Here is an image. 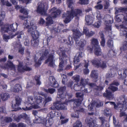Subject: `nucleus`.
I'll return each instance as SVG.
<instances>
[{"mask_svg": "<svg viewBox=\"0 0 127 127\" xmlns=\"http://www.w3.org/2000/svg\"><path fill=\"white\" fill-rule=\"evenodd\" d=\"M4 120L6 123H9L12 121V119L10 117H6L4 118Z\"/></svg>", "mask_w": 127, "mask_h": 127, "instance_id": "57", "label": "nucleus"}, {"mask_svg": "<svg viewBox=\"0 0 127 127\" xmlns=\"http://www.w3.org/2000/svg\"><path fill=\"white\" fill-rule=\"evenodd\" d=\"M73 32V37L76 44H78V46L81 48L82 49H83L84 47L86 44V41L84 40H81L79 42V38L82 35V33L76 30H72Z\"/></svg>", "mask_w": 127, "mask_h": 127, "instance_id": "5", "label": "nucleus"}, {"mask_svg": "<svg viewBox=\"0 0 127 127\" xmlns=\"http://www.w3.org/2000/svg\"><path fill=\"white\" fill-rule=\"evenodd\" d=\"M24 34L23 32L22 31H18L16 32L14 35H12L11 37V38H13L16 35H17V38L18 39L19 38H21V35L23 34Z\"/></svg>", "mask_w": 127, "mask_h": 127, "instance_id": "34", "label": "nucleus"}, {"mask_svg": "<svg viewBox=\"0 0 127 127\" xmlns=\"http://www.w3.org/2000/svg\"><path fill=\"white\" fill-rule=\"evenodd\" d=\"M92 19V18H91L90 15H88L86 16V20L88 24L90 25L92 23L91 20Z\"/></svg>", "mask_w": 127, "mask_h": 127, "instance_id": "40", "label": "nucleus"}, {"mask_svg": "<svg viewBox=\"0 0 127 127\" xmlns=\"http://www.w3.org/2000/svg\"><path fill=\"white\" fill-rule=\"evenodd\" d=\"M16 103L13 106V104L12 106V107L14 109V111H16L20 109V108L19 106L21 104L22 101L21 99L18 96H16L15 97Z\"/></svg>", "mask_w": 127, "mask_h": 127, "instance_id": "13", "label": "nucleus"}, {"mask_svg": "<svg viewBox=\"0 0 127 127\" xmlns=\"http://www.w3.org/2000/svg\"><path fill=\"white\" fill-rule=\"evenodd\" d=\"M122 35L125 37V40H127V31L124 30L123 31Z\"/></svg>", "mask_w": 127, "mask_h": 127, "instance_id": "64", "label": "nucleus"}, {"mask_svg": "<svg viewBox=\"0 0 127 127\" xmlns=\"http://www.w3.org/2000/svg\"><path fill=\"white\" fill-rule=\"evenodd\" d=\"M49 80L51 84H53L52 87L55 88H57L59 86V84L57 83V81L56 80L54 77L53 76H51L49 77Z\"/></svg>", "mask_w": 127, "mask_h": 127, "instance_id": "20", "label": "nucleus"}, {"mask_svg": "<svg viewBox=\"0 0 127 127\" xmlns=\"http://www.w3.org/2000/svg\"><path fill=\"white\" fill-rule=\"evenodd\" d=\"M53 119H48L46 121L45 126L46 127H50L53 124Z\"/></svg>", "mask_w": 127, "mask_h": 127, "instance_id": "39", "label": "nucleus"}, {"mask_svg": "<svg viewBox=\"0 0 127 127\" xmlns=\"http://www.w3.org/2000/svg\"><path fill=\"white\" fill-rule=\"evenodd\" d=\"M91 62L93 65L97 68L100 67L103 69L107 67V62L106 61H102L101 60L96 59L93 60Z\"/></svg>", "mask_w": 127, "mask_h": 127, "instance_id": "8", "label": "nucleus"}, {"mask_svg": "<svg viewBox=\"0 0 127 127\" xmlns=\"http://www.w3.org/2000/svg\"><path fill=\"white\" fill-rule=\"evenodd\" d=\"M123 47L124 50H127V40H125Z\"/></svg>", "mask_w": 127, "mask_h": 127, "instance_id": "62", "label": "nucleus"}, {"mask_svg": "<svg viewBox=\"0 0 127 127\" xmlns=\"http://www.w3.org/2000/svg\"><path fill=\"white\" fill-rule=\"evenodd\" d=\"M112 84H110L108 88V89L114 92L117 91L118 89V88L114 86Z\"/></svg>", "mask_w": 127, "mask_h": 127, "instance_id": "44", "label": "nucleus"}, {"mask_svg": "<svg viewBox=\"0 0 127 127\" xmlns=\"http://www.w3.org/2000/svg\"><path fill=\"white\" fill-rule=\"evenodd\" d=\"M111 84L112 85H115L116 86H118L120 85L119 83L116 80H115L113 81L112 83Z\"/></svg>", "mask_w": 127, "mask_h": 127, "instance_id": "63", "label": "nucleus"}, {"mask_svg": "<svg viewBox=\"0 0 127 127\" xmlns=\"http://www.w3.org/2000/svg\"><path fill=\"white\" fill-rule=\"evenodd\" d=\"M104 9H107L110 6L109 0H105L104 2Z\"/></svg>", "mask_w": 127, "mask_h": 127, "instance_id": "36", "label": "nucleus"}, {"mask_svg": "<svg viewBox=\"0 0 127 127\" xmlns=\"http://www.w3.org/2000/svg\"><path fill=\"white\" fill-rule=\"evenodd\" d=\"M84 94L81 92L77 93L76 94V97L78 98V99L83 100V96Z\"/></svg>", "mask_w": 127, "mask_h": 127, "instance_id": "42", "label": "nucleus"}, {"mask_svg": "<svg viewBox=\"0 0 127 127\" xmlns=\"http://www.w3.org/2000/svg\"><path fill=\"white\" fill-rule=\"evenodd\" d=\"M63 42L67 45H71L73 43L72 37L70 36H68V40L65 39H63Z\"/></svg>", "mask_w": 127, "mask_h": 127, "instance_id": "23", "label": "nucleus"}, {"mask_svg": "<svg viewBox=\"0 0 127 127\" xmlns=\"http://www.w3.org/2000/svg\"><path fill=\"white\" fill-rule=\"evenodd\" d=\"M103 96L109 100H111L114 98V95L108 89H106L105 92L103 94Z\"/></svg>", "mask_w": 127, "mask_h": 127, "instance_id": "15", "label": "nucleus"}, {"mask_svg": "<svg viewBox=\"0 0 127 127\" xmlns=\"http://www.w3.org/2000/svg\"><path fill=\"white\" fill-rule=\"evenodd\" d=\"M23 13L25 15L27 16L26 17L23 15H20L19 16V17L21 20H24L25 21L23 23V25L25 26V27L27 29L30 28L31 26L32 27V26H30V24L28 22L27 18L28 17V11L27 10H25Z\"/></svg>", "mask_w": 127, "mask_h": 127, "instance_id": "9", "label": "nucleus"}, {"mask_svg": "<svg viewBox=\"0 0 127 127\" xmlns=\"http://www.w3.org/2000/svg\"><path fill=\"white\" fill-rule=\"evenodd\" d=\"M3 39L5 41L7 42L8 41V39L10 38V37L9 36L5 34H4L3 36Z\"/></svg>", "mask_w": 127, "mask_h": 127, "instance_id": "58", "label": "nucleus"}, {"mask_svg": "<svg viewBox=\"0 0 127 127\" xmlns=\"http://www.w3.org/2000/svg\"><path fill=\"white\" fill-rule=\"evenodd\" d=\"M60 102L57 101L53 103V105L55 107V108L57 110H65L67 109L66 106L64 104H60Z\"/></svg>", "mask_w": 127, "mask_h": 127, "instance_id": "14", "label": "nucleus"}, {"mask_svg": "<svg viewBox=\"0 0 127 127\" xmlns=\"http://www.w3.org/2000/svg\"><path fill=\"white\" fill-rule=\"evenodd\" d=\"M82 53L81 52H79L78 57H75L73 61L74 64H76L78 62H79L80 61L79 58L82 57Z\"/></svg>", "mask_w": 127, "mask_h": 127, "instance_id": "31", "label": "nucleus"}, {"mask_svg": "<svg viewBox=\"0 0 127 127\" xmlns=\"http://www.w3.org/2000/svg\"><path fill=\"white\" fill-rule=\"evenodd\" d=\"M34 80L36 82V85H40L41 84L40 81V76L39 75H35L34 78Z\"/></svg>", "mask_w": 127, "mask_h": 127, "instance_id": "35", "label": "nucleus"}, {"mask_svg": "<svg viewBox=\"0 0 127 127\" xmlns=\"http://www.w3.org/2000/svg\"><path fill=\"white\" fill-rule=\"evenodd\" d=\"M22 88L21 85L20 84H16L12 91L15 93H18L19 91L22 90Z\"/></svg>", "mask_w": 127, "mask_h": 127, "instance_id": "24", "label": "nucleus"}, {"mask_svg": "<svg viewBox=\"0 0 127 127\" xmlns=\"http://www.w3.org/2000/svg\"><path fill=\"white\" fill-rule=\"evenodd\" d=\"M60 50L61 52L59 54L61 55L62 57L60 56L59 59L61 60V62L59 63V70L60 71H62L63 70V68L64 67L63 64L64 61L66 60V58L67 57V56L66 54V53H67L68 51H70L69 48H64V49L62 50L60 49Z\"/></svg>", "mask_w": 127, "mask_h": 127, "instance_id": "7", "label": "nucleus"}, {"mask_svg": "<svg viewBox=\"0 0 127 127\" xmlns=\"http://www.w3.org/2000/svg\"><path fill=\"white\" fill-rule=\"evenodd\" d=\"M97 18L98 20V21L94 24V26L95 27L98 28L101 25V17H97Z\"/></svg>", "mask_w": 127, "mask_h": 127, "instance_id": "33", "label": "nucleus"}, {"mask_svg": "<svg viewBox=\"0 0 127 127\" xmlns=\"http://www.w3.org/2000/svg\"><path fill=\"white\" fill-rule=\"evenodd\" d=\"M17 68L18 71L21 73L24 72L25 71H30L32 69L31 68L26 65H23V63L21 62L19 63Z\"/></svg>", "mask_w": 127, "mask_h": 127, "instance_id": "10", "label": "nucleus"}, {"mask_svg": "<svg viewBox=\"0 0 127 127\" xmlns=\"http://www.w3.org/2000/svg\"><path fill=\"white\" fill-rule=\"evenodd\" d=\"M49 13H51V16L49 15L46 18L47 22H46V26H48L53 24V21L51 16L53 18L57 17L61 13V11L59 9H57L55 7L49 10Z\"/></svg>", "mask_w": 127, "mask_h": 127, "instance_id": "4", "label": "nucleus"}, {"mask_svg": "<svg viewBox=\"0 0 127 127\" xmlns=\"http://www.w3.org/2000/svg\"><path fill=\"white\" fill-rule=\"evenodd\" d=\"M40 106L37 105H32L29 107L26 106L25 108L22 107L24 111L29 110L32 109H38L40 108Z\"/></svg>", "mask_w": 127, "mask_h": 127, "instance_id": "26", "label": "nucleus"}, {"mask_svg": "<svg viewBox=\"0 0 127 127\" xmlns=\"http://www.w3.org/2000/svg\"><path fill=\"white\" fill-rule=\"evenodd\" d=\"M60 119L61 120V125L64 124L68 122V119L65 118V117L61 116L60 117Z\"/></svg>", "mask_w": 127, "mask_h": 127, "instance_id": "32", "label": "nucleus"}, {"mask_svg": "<svg viewBox=\"0 0 127 127\" xmlns=\"http://www.w3.org/2000/svg\"><path fill=\"white\" fill-rule=\"evenodd\" d=\"M100 38L101 39V41L100 42L101 45L103 47H104L105 45V40L103 32H102L100 34Z\"/></svg>", "mask_w": 127, "mask_h": 127, "instance_id": "30", "label": "nucleus"}, {"mask_svg": "<svg viewBox=\"0 0 127 127\" xmlns=\"http://www.w3.org/2000/svg\"><path fill=\"white\" fill-rule=\"evenodd\" d=\"M80 76L79 75H75L72 77V78L75 81L78 82L80 80Z\"/></svg>", "mask_w": 127, "mask_h": 127, "instance_id": "50", "label": "nucleus"}, {"mask_svg": "<svg viewBox=\"0 0 127 127\" xmlns=\"http://www.w3.org/2000/svg\"><path fill=\"white\" fill-rule=\"evenodd\" d=\"M14 120L17 122H20V121L21 119L20 115H18V116H15L14 117Z\"/></svg>", "mask_w": 127, "mask_h": 127, "instance_id": "54", "label": "nucleus"}, {"mask_svg": "<svg viewBox=\"0 0 127 127\" xmlns=\"http://www.w3.org/2000/svg\"><path fill=\"white\" fill-rule=\"evenodd\" d=\"M84 111V110L83 108H81L75 111V112L77 113L78 114V115L77 116H75L74 117H76L77 118H78L79 117V114H78V112H83Z\"/></svg>", "mask_w": 127, "mask_h": 127, "instance_id": "59", "label": "nucleus"}, {"mask_svg": "<svg viewBox=\"0 0 127 127\" xmlns=\"http://www.w3.org/2000/svg\"><path fill=\"white\" fill-rule=\"evenodd\" d=\"M94 53L97 56H101L102 55L101 50L99 45L94 47Z\"/></svg>", "mask_w": 127, "mask_h": 127, "instance_id": "21", "label": "nucleus"}, {"mask_svg": "<svg viewBox=\"0 0 127 127\" xmlns=\"http://www.w3.org/2000/svg\"><path fill=\"white\" fill-rule=\"evenodd\" d=\"M113 22V21L110 20L108 21H106L105 22V24L106 25L105 29L108 31H111V24Z\"/></svg>", "mask_w": 127, "mask_h": 127, "instance_id": "25", "label": "nucleus"}, {"mask_svg": "<svg viewBox=\"0 0 127 127\" xmlns=\"http://www.w3.org/2000/svg\"><path fill=\"white\" fill-rule=\"evenodd\" d=\"M5 16L3 15L2 14H1L0 15V26H2L3 24V23L2 22V21L3 20Z\"/></svg>", "mask_w": 127, "mask_h": 127, "instance_id": "61", "label": "nucleus"}, {"mask_svg": "<svg viewBox=\"0 0 127 127\" xmlns=\"http://www.w3.org/2000/svg\"><path fill=\"white\" fill-rule=\"evenodd\" d=\"M104 87L100 86V84L98 86H97L95 88V89L96 91H100L103 89Z\"/></svg>", "mask_w": 127, "mask_h": 127, "instance_id": "55", "label": "nucleus"}, {"mask_svg": "<svg viewBox=\"0 0 127 127\" xmlns=\"http://www.w3.org/2000/svg\"><path fill=\"white\" fill-rule=\"evenodd\" d=\"M83 100L82 99H78L74 101V103L76 105V107H78L80 105Z\"/></svg>", "mask_w": 127, "mask_h": 127, "instance_id": "41", "label": "nucleus"}, {"mask_svg": "<svg viewBox=\"0 0 127 127\" xmlns=\"http://www.w3.org/2000/svg\"><path fill=\"white\" fill-rule=\"evenodd\" d=\"M28 32L30 33L32 38L31 40V44L34 47H37L39 44V40L38 39L39 36V33L36 30H34L32 26L28 29Z\"/></svg>", "mask_w": 127, "mask_h": 127, "instance_id": "3", "label": "nucleus"}, {"mask_svg": "<svg viewBox=\"0 0 127 127\" xmlns=\"http://www.w3.org/2000/svg\"><path fill=\"white\" fill-rule=\"evenodd\" d=\"M21 119H23L25 120H27L29 119V117L26 113H23L20 114Z\"/></svg>", "mask_w": 127, "mask_h": 127, "instance_id": "46", "label": "nucleus"}, {"mask_svg": "<svg viewBox=\"0 0 127 127\" xmlns=\"http://www.w3.org/2000/svg\"><path fill=\"white\" fill-rule=\"evenodd\" d=\"M79 3L81 5H87L89 3V0H79Z\"/></svg>", "mask_w": 127, "mask_h": 127, "instance_id": "48", "label": "nucleus"}, {"mask_svg": "<svg viewBox=\"0 0 127 127\" xmlns=\"http://www.w3.org/2000/svg\"><path fill=\"white\" fill-rule=\"evenodd\" d=\"M37 13L40 14L42 15L47 16L48 14L46 13V11L45 10V5L42 3H40L38 6L36 10Z\"/></svg>", "mask_w": 127, "mask_h": 127, "instance_id": "11", "label": "nucleus"}, {"mask_svg": "<svg viewBox=\"0 0 127 127\" xmlns=\"http://www.w3.org/2000/svg\"><path fill=\"white\" fill-rule=\"evenodd\" d=\"M44 59L42 57H40L39 59L37 61L36 59L34 60V62L35 63V67H37L40 66L41 64V61Z\"/></svg>", "mask_w": 127, "mask_h": 127, "instance_id": "37", "label": "nucleus"}, {"mask_svg": "<svg viewBox=\"0 0 127 127\" xmlns=\"http://www.w3.org/2000/svg\"><path fill=\"white\" fill-rule=\"evenodd\" d=\"M96 107L98 108L103 105V103L101 102H96L95 103Z\"/></svg>", "mask_w": 127, "mask_h": 127, "instance_id": "60", "label": "nucleus"}, {"mask_svg": "<svg viewBox=\"0 0 127 127\" xmlns=\"http://www.w3.org/2000/svg\"><path fill=\"white\" fill-rule=\"evenodd\" d=\"M99 119L100 120L101 122V125L103 127L104 126V124L106 121L104 117H101L99 118Z\"/></svg>", "mask_w": 127, "mask_h": 127, "instance_id": "56", "label": "nucleus"}, {"mask_svg": "<svg viewBox=\"0 0 127 127\" xmlns=\"http://www.w3.org/2000/svg\"><path fill=\"white\" fill-rule=\"evenodd\" d=\"M0 66L1 68L3 69H6L7 68H10L12 69H15V66L14 65L12 62L10 61H7V63L6 64V65H0Z\"/></svg>", "mask_w": 127, "mask_h": 127, "instance_id": "17", "label": "nucleus"}, {"mask_svg": "<svg viewBox=\"0 0 127 127\" xmlns=\"http://www.w3.org/2000/svg\"><path fill=\"white\" fill-rule=\"evenodd\" d=\"M55 91V89L54 88H49L48 89H44V91L45 92L49 93L51 94L54 93Z\"/></svg>", "mask_w": 127, "mask_h": 127, "instance_id": "43", "label": "nucleus"}, {"mask_svg": "<svg viewBox=\"0 0 127 127\" xmlns=\"http://www.w3.org/2000/svg\"><path fill=\"white\" fill-rule=\"evenodd\" d=\"M0 96L2 100L3 101L7 100L10 96L9 94L6 93H2L0 95Z\"/></svg>", "mask_w": 127, "mask_h": 127, "instance_id": "27", "label": "nucleus"}, {"mask_svg": "<svg viewBox=\"0 0 127 127\" xmlns=\"http://www.w3.org/2000/svg\"><path fill=\"white\" fill-rule=\"evenodd\" d=\"M1 30L2 32H8V31H10V28L8 26L7 27H1Z\"/></svg>", "mask_w": 127, "mask_h": 127, "instance_id": "47", "label": "nucleus"}, {"mask_svg": "<svg viewBox=\"0 0 127 127\" xmlns=\"http://www.w3.org/2000/svg\"><path fill=\"white\" fill-rule=\"evenodd\" d=\"M91 44L92 47H94L98 46V40L96 38H93L91 40Z\"/></svg>", "mask_w": 127, "mask_h": 127, "instance_id": "28", "label": "nucleus"}, {"mask_svg": "<svg viewBox=\"0 0 127 127\" xmlns=\"http://www.w3.org/2000/svg\"><path fill=\"white\" fill-rule=\"evenodd\" d=\"M19 1L23 3L27 4L31 3L32 0H18Z\"/></svg>", "mask_w": 127, "mask_h": 127, "instance_id": "53", "label": "nucleus"}, {"mask_svg": "<svg viewBox=\"0 0 127 127\" xmlns=\"http://www.w3.org/2000/svg\"><path fill=\"white\" fill-rule=\"evenodd\" d=\"M82 10L79 9L74 10L71 9L70 11H67L65 13L62 15V18L64 19V21L65 24L69 23L74 16H76L82 13Z\"/></svg>", "mask_w": 127, "mask_h": 127, "instance_id": "2", "label": "nucleus"}, {"mask_svg": "<svg viewBox=\"0 0 127 127\" xmlns=\"http://www.w3.org/2000/svg\"><path fill=\"white\" fill-rule=\"evenodd\" d=\"M82 125L81 122L77 121L76 122L73 127H82Z\"/></svg>", "mask_w": 127, "mask_h": 127, "instance_id": "51", "label": "nucleus"}, {"mask_svg": "<svg viewBox=\"0 0 127 127\" xmlns=\"http://www.w3.org/2000/svg\"><path fill=\"white\" fill-rule=\"evenodd\" d=\"M50 108L51 109H53L52 107H50ZM55 112L54 110L53 109V110L51 111L48 114L47 116L49 117L48 119H52L55 116Z\"/></svg>", "mask_w": 127, "mask_h": 127, "instance_id": "29", "label": "nucleus"}, {"mask_svg": "<svg viewBox=\"0 0 127 127\" xmlns=\"http://www.w3.org/2000/svg\"><path fill=\"white\" fill-rule=\"evenodd\" d=\"M15 25H16V29L14 28V27L13 26V24H11L10 25L8 24L7 25V26H8L9 28H10V31L12 32H15L16 31V29H17V28L18 26V25L17 23H16Z\"/></svg>", "mask_w": 127, "mask_h": 127, "instance_id": "38", "label": "nucleus"}, {"mask_svg": "<svg viewBox=\"0 0 127 127\" xmlns=\"http://www.w3.org/2000/svg\"><path fill=\"white\" fill-rule=\"evenodd\" d=\"M73 81H69L67 84V86L70 88L71 89H73L75 91H79L80 90V89H78L79 87V86L77 84H75L74 86H72V85L73 84Z\"/></svg>", "mask_w": 127, "mask_h": 127, "instance_id": "18", "label": "nucleus"}, {"mask_svg": "<svg viewBox=\"0 0 127 127\" xmlns=\"http://www.w3.org/2000/svg\"><path fill=\"white\" fill-rule=\"evenodd\" d=\"M113 41L111 39H108L107 42V45L108 47L110 48H112L113 47Z\"/></svg>", "mask_w": 127, "mask_h": 127, "instance_id": "45", "label": "nucleus"}, {"mask_svg": "<svg viewBox=\"0 0 127 127\" xmlns=\"http://www.w3.org/2000/svg\"><path fill=\"white\" fill-rule=\"evenodd\" d=\"M123 73V74H122L121 71H118L119 77L122 79H125L126 78V76H127V68H124Z\"/></svg>", "mask_w": 127, "mask_h": 127, "instance_id": "19", "label": "nucleus"}, {"mask_svg": "<svg viewBox=\"0 0 127 127\" xmlns=\"http://www.w3.org/2000/svg\"><path fill=\"white\" fill-rule=\"evenodd\" d=\"M66 87L64 86L61 87L58 90V95L59 98L64 99L66 97V95H64V93L65 91Z\"/></svg>", "mask_w": 127, "mask_h": 127, "instance_id": "16", "label": "nucleus"}, {"mask_svg": "<svg viewBox=\"0 0 127 127\" xmlns=\"http://www.w3.org/2000/svg\"><path fill=\"white\" fill-rule=\"evenodd\" d=\"M34 98L32 96H30L28 98V101L29 103L31 105L34 104Z\"/></svg>", "mask_w": 127, "mask_h": 127, "instance_id": "49", "label": "nucleus"}, {"mask_svg": "<svg viewBox=\"0 0 127 127\" xmlns=\"http://www.w3.org/2000/svg\"><path fill=\"white\" fill-rule=\"evenodd\" d=\"M120 19H121V21L124 20L123 24L120 25V28L127 30V14L125 16L123 14H118Z\"/></svg>", "mask_w": 127, "mask_h": 127, "instance_id": "12", "label": "nucleus"}, {"mask_svg": "<svg viewBox=\"0 0 127 127\" xmlns=\"http://www.w3.org/2000/svg\"><path fill=\"white\" fill-rule=\"evenodd\" d=\"M97 5L95 7V9L97 10H101L103 9V6L102 4H100Z\"/></svg>", "mask_w": 127, "mask_h": 127, "instance_id": "52", "label": "nucleus"}, {"mask_svg": "<svg viewBox=\"0 0 127 127\" xmlns=\"http://www.w3.org/2000/svg\"><path fill=\"white\" fill-rule=\"evenodd\" d=\"M36 103L41 106H45L47 103L51 101L52 98L50 96H45L44 98H43L39 95L36 96L34 98Z\"/></svg>", "mask_w": 127, "mask_h": 127, "instance_id": "6", "label": "nucleus"}, {"mask_svg": "<svg viewBox=\"0 0 127 127\" xmlns=\"http://www.w3.org/2000/svg\"><path fill=\"white\" fill-rule=\"evenodd\" d=\"M49 50L47 49H42L41 50V56L40 57L44 59L48 57L47 59L45 61V64H46L49 63L48 66L51 67H54L55 64L54 61V54L51 53L49 54Z\"/></svg>", "mask_w": 127, "mask_h": 127, "instance_id": "1", "label": "nucleus"}, {"mask_svg": "<svg viewBox=\"0 0 127 127\" xmlns=\"http://www.w3.org/2000/svg\"><path fill=\"white\" fill-rule=\"evenodd\" d=\"M90 76L92 78L94 82H96L97 81L98 77V74L95 70H93Z\"/></svg>", "mask_w": 127, "mask_h": 127, "instance_id": "22", "label": "nucleus"}]
</instances>
